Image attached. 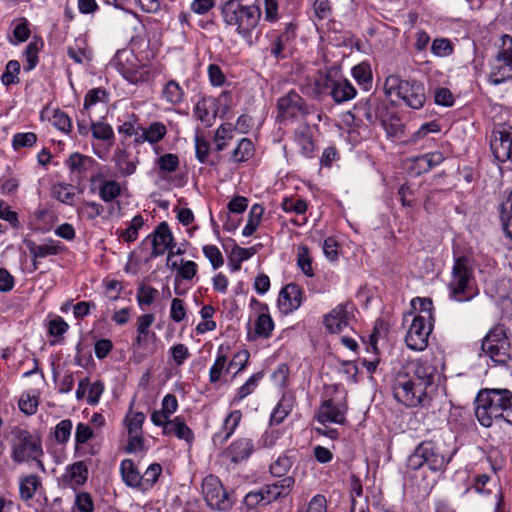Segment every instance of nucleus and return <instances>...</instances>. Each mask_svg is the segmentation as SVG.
<instances>
[{
  "label": "nucleus",
  "mask_w": 512,
  "mask_h": 512,
  "mask_svg": "<svg viewBox=\"0 0 512 512\" xmlns=\"http://www.w3.org/2000/svg\"><path fill=\"white\" fill-rule=\"evenodd\" d=\"M0 219L7 221L12 228L20 227L17 213L3 200L0 201Z\"/></svg>",
  "instance_id": "nucleus-62"
},
{
  "label": "nucleus",
  "mask_w": 512,
  "mask_h": 512,
  "mask_svg": "<svg viewBox=\"0 0 512 512\" xmlns=\"http://www.w3.org/2000/svg\"><path fill=\"white\" fill-rule=\"evenodd\" d=\"M156 165L164 176V174L173 173L178 169L179 158L176 154L166 153L156 160Z\"/></svg>",
  "instance_id": "nucleus-41"
},
{
  "label": "nucleus",
  "mask_w": 512,
  "mask_h": 512,
  "mask_svg": "<svg viewBox=\"0 0 512 512\" xmlns=\"http://www.w3.org/2000/svg\"><path fill=\"white\" fill-rule=\"evenodd\" d=\"M291 403L289 400L283 398L278 405L275 407L271 414V423L272 424H280L285 417L290 413L291 411Z\"/></svg>",
  "instance_id": "nucleus-57"
},
{
  "label": "nucleus",
  "mask_w": 512,
  "mask_h": 512,
  "mask_svg": "<svg viewBox=\"0 0 512 512\" xmlns=\"http://www.w3.org/2000/svg\"><path fill=\"white\" fill-rule=\"evenodd\" d=\"M205 257L210 261L214 269H218L224 263L223 256L219 248L215 245H205L203 247Z\"/></svg>",
  "instance_id": "nucleus-59"
},
{
  "label": "nucleus",
  "mask_w": 512,
  "mask_h": 512,
  "mask_svg": "<svg viewBox=\"0 0 512 512\" xmlns=\"http://www.w3.org/2000/svg\"><path fill=\"white\" fill-rule=\"evenodd\" d=\"M263 213L264 208L260 204H254L251 207L248 214L247 223L242 230L243 236L249 237L253 235L261 223Z\"/></svg>",
  "instance_id": "nucleus-30"
},
{
  "label": "nucleus",
  "mask_w": 512,
  "mask_h": 512,
  "mask_svg": "<svg viewBox=\"0 0 512 512\" xmlns=\"http://www.w3.org/2000/svg\"><path fill=\"white\" fill-rule=\"evenodd\" d=\"M20 72V63L17 60H10L6 64L5 72L1 76V81L5 86L19 82L18 74Z\"/></svg>",
  "instance_id": "nucleus-50"
},
{
  "label": "nucleus",
  "mask_w": 512,
  "mask_h": 512,
  "mask_svg": "<svg viewBox=\"0 0 512 512\" xmlns=\"http://www.w3.org/2000/svg\"><path fill=\"white\" fill-rule=\"evenodd\" d=\"M251 306H256L257 319L255 321V334L260 338H268L274 329V322L269 314L267 304L259 302L257 299L252 298L250 301Z\"/></svg>",
  "instance_id": "nucleus-20"
},
{
  "label": "nucleus",
  "mask_w": 512,
  "mask_h": 512,
  "mask_svg": "<svg viewBox=\"0 0 512 512\" xmlns=\"http://www.w3.org/2000/svg\"><path fill=\"white\" fill-rule=\"evenodd\" d=\"M347 407L344 403H336L332 399L325 400L318 409L317 420L322 424L345 422Z\"/></svg>",
  "instance_id": "nucleus-17"
},
{
  "label": "nucleus",
  "mask_w": 512,
  "mask_h": 512,
  "mask_svg": "<svg viewBox=\"0 0 512 512\" xmlns=\"http://www.w3.org/2000/svg\"><path fill=\"white\" fill-rule=\"evenodd\" d=\"M277 108L282 121L302 120L313 112V107L294 90L278 99Z\"/></svg>",
  "instance_id": "nucleus-10"
},
{
  "label": "nucleus",
  "mask_w": 512,
  "mask_h": 512,
  "mask_svg": "<svg viewBox=\"0 0 512 512\" xmlns=\"http://www.w3.org/2000/svg\"><path fill=\"white\" fill-rule=\"evenodd\" d=\"M297 265L306 276H314L309 250L304 245H300L297 248Z\"/></svg>",
  "instance_id": "nucleus-45"
},
{
  "label": "nucleus",
  "mask_w": 512,
  "mask_h": 512,
  "mask_svg": "<svg viewBox=\"0 0 512 512\" xmlns=\"http://www.w3.org/2000/svg\"><path fill=\"white\" fill-rule=\"evenodd\" d=\"M24 244L26 245L33 262L34 269H37V261L44 259L49 256H56L64 250V246L61 242L54 239H47L41 244H37L35 241L25 239Z\"/></svg>",
  "instance_id": "nucleus-15"
},
{
  "label": "nucleus",
  "mask_w": 512,
  "mask_h": 512,
  "mask_svg": "<svg viewBox=\"0 0 512 512\" xmlns=\"http://www.w3.org/2000/svg\"><path fill=\"white\" fill-rule=\"evenodd\" d=\"M120 474L123 482L131 488L140 490L142 474L131 459H124L120 463Z\"/></svg>",
  "instance_id": "nucleus-27"
},
{
  "label": "nucleus",
  "mask_w": 512,
  "mask_h": 512,
  "mask_svg": "<svg viewBox=\"0 0 512 512\" xmlns=\"http://www.w3.org/2000/svg\"><path fill=\"white\" fill-rule=\"evenodd\" d=\"M432 331V325L425 315H417L407 331L405 342L409 349L422 351L428 345V338Z\"/></svg>",
  "instance_id": "nucleus-12"
},
{
  "label": "nucleus",
  "mask_w": 512,
  "mask_h": 512,
  "mask_svg": "<svg viewBox=\"0 0 512 512\" xmlns=\"http://www.w3.org/2000/svg\"><path fill=\"white\" fill-rule=\"evenodd\" d=\"M194 114L207 127L211 126L215 120V113L209 110L207 101L204 99L196 103Z\"/></svg>",
  "instance_id": "nucleus-48"
},
{
  "label": "nucleus",
  "mask_w": 512,
  "mask_h": 512,
  "mask_svg": "<svg viewBox=\"0 0 512 512\" xmlns=\"http://www.w3.org/2000/svg\"><path fill=\"white\" fill-rule=\"evenodd\" d=\"M41 482L39 480V478L35 475H29L27 477H25L21 482H20V487H19V490H20V496L23 500L27 501V500H30L37 488L40 486Z\"/></svg>",
  "instance_id": "nucleus-40"
},
{
  "label": "nucleus",
  "mask_w": 512,
  "mask_h": 512,
  "mask_svg": "<svg viewBox=\"0 0 512 512\" xmlns=\"http://www.w3.org/2000/svg\"><path fill=\"white\" fill-rule=\"evenodd\" d=\"M263 374L255 373L238 389L236 395L234 396L235 402H240L250 394H252L258 386L259 381L261 380Z\"/></svg>",
  "instance_id": "nucleus-44"
},
{
  "label": "nucleus",
  "mask_w": 512,
  "mask_h": 512,
  "mask_svg": "<svg viewBox=\"0 0 512 512\" xmlns=\"http://www.w3.org/2000/svg\"><path fill=\"white\" fill-rule=\"evenodd\" d=\"M293 463L294 459L292 456L282 454L274 462L271 463L269 468L270 473L274 477L284 478L287 476V473L290 471Z\"/></svg>",
  "instance_id": "nucleus-33"
},
{
  "label": "nucleus",
  "mask_w": 512,
  "mask_h": 512,
  "mask_svg": "<svg viewBox=\"0 0 512 512\" xmlns=\"http://www.w3.org/2000/svg\"><path fill=\"white\" fill-rule=\"evenodd\" d=\"M507 80H512V36H501L499 50L491 64L489 81L499 85Z\"/></svg>",
  "instance_id": "nucleus-8"
},
{
  "label": "nucleus",
  "mask_w": 512,
  "mask_h": 512,
  "mask_svg": "<svg viewBox=\"0 0 512 512\" xmlns=\"http://www.w3.org/2000/svg\"><path fill=\"white\" fill-rule=\"evenodd\" d=\"M444 161V156L440 151L426 153L415 158V163L421 172H428L437 167Z\"/></svg>",
  "instance_id": "nucleus-31"
},
{
  "label": "nucleus",
  "mask_w": 512,
  "mask_h": 512,
  "mask_svg": "<svg viewBox=\"0 0 512 512\" xmlns=\"http://www.w3.org/2000/svg\"><path fill=\"white\" fill-rule=\"evenodd\" d=\"M145 420V415L142 412H136L128 415L125 418V424L128 434L142 433V425Z\"/></svg>",
  "instance_id": "nucleus-56"
},
{
  "label": "nucleus",
  "mask_w": 512,
  "mask_h": 512,
  "mask_svg": "<svg viewBox=\"0 0 512 512\" xmlns=\"http://www.w3.org/2000/svg\"><path fill=\"white\" fill-rule=\"evenodd\" d=\"M38 51L39 47L37 42H30L25 51H24V57H25V64H24V70L25 71H31L33 70L37 63H38Z\"/></svg>",
  "instance_id": "nucleus-55"
},
{
  "label": "nucleus",
  "mask_w": 512,
  "mask_h": 512,
  "mask_svg": "<svg viewBox=\"0 0 512 512\" xmlns=\"http://www.w3.org/2000/svg\"><path fill=\"white\" fill-rule=\"evenodd\" d=\"M500 217L505 233L512 240V191L501 205Z\"/></svg>",
  "instance_id": "nucleus-39"
},
{
  "label": "nucleus",
  "mask_w": 512,
  "mask_h": 512,
  "mask_svg": "<svg viewBox=\"0 0 512 512\" xmlns=\"http://www.w3.org/2000/svg\"><path fill=\"white\" fill-rule=\"evenodd\" d=\"M158 295V290L149 286V285H141L137 289V302L142 307L144 305L148 306L153 303L156 296Z\"/></svg>",
  "instance_id": "nucleus-52"
},
{
  "label": "nucleus",
  "mask_w": 512,
  "mask_h": 512,
  "mask_svg": "<svg viewBox=\"0 0 512 512\" xmlns=\"http://www.w3.org/2000/svg\"><path fill=\"white\" fill-rule=\"evenodd\" d=\"M298 512H327V500L324 495L317 494L311 498L305 508Z\"/></svg>",
  "instance_id": "nucleus-63"
},
{
  "label": "nucleus",
  "mask_w": 512,
  "mask_h": 512,
  "mask_svg": "<svg viewBox=\"0 0 512 512\" xmlns=\"http://www.w3.org/2000/svg\"><path fill=\"white\" fill-rule=\"evenodd\" d=\"M161 99L171 106H178L185 100L184 89L179 82L170 79L163 85Z\"/></svg>",
  "instance_id": "nucleus-25"
},
{
  "label": "nucleus",
  "mask_w": 512,
  "mask_h": 512,
  "mask_svg": "<svg viewBox=\"0 0 512 512\" xmlns=\"http://www.w3.org/2000/svg\"><path fill=\"white\" fill-rule=\"evenodd\" d=\"M254 153V145L248 138H242L233 150L232 158L235 162H244L250 159Z\"/></svg>",
  "instance_id": "nucleus-38"
},
{
  "label": "nucleus",
  "mask_w": 512,
  "mask_h": 512,
  "mask_svg": "<svg viewBox=\"0 0 512 512\" xmlns=\"http://www.w3.org/2000/svg\"><path fill=\"white\" fill-rule=\"evenodd\" d=\"M96 164L95 160L80 153H73L66 161V165L72 173L84 174Z\"/></svg>",
  "instance_id": "nucleus-29"
},
{
  "label": "nucleus",
  "mask_w": 512,
  "mask_h": 512,
  "mask_svg": "<svg viewBox=\"0 0 512 512\" xmlns=\"http://www.w3.org/2000/svg\"><path fill=\"white\" fill-rule=\"evenodd\" d=\"M155 321V316L153 314H144L138 317L137 319V337L134 341V344L140 347L142 343L146 340V337L149 333V328Z\"/></svg>",
  "instance_id": "nucleus-37"
},
{
  "label": "nucleus",
  "mask_w": 512,
  "mask_h": 512,
  "mask_svg": "<svg viewBox=\"0 0 512 512\" xmlns=\"http://www.w3.org/2000/svg\"><path fill=\"white\" fill-rule=\"evenodd\" d=\"M270 485L275 490L279 498H284L292 491L295 485V478L294 476H286L274 483H271Z\"/></svg>",
  "instance_id": "nucleus-54"
},
{
  "label": "nucleus",
  "mask_w": 512,
  "mask_h": 512,
  "mask_svg": "<svg viewBox=\"0 0 512 512\" xmlns=\"http://www.w3.org/2000/svg\"><path fill=\"white\" fill-rule=\"evenodd\" d=\"M490 149L499 162H512V126L502 123L495 126L490 138Z\"/></svg>",
  "instance_id": "nucleus-11"
},
{
  "label": "nucleus",
  "mask_w": 512,
  "mask_h": 512,
  "mask_svg": "<svg viewBox=\"0 0 512 512\" xmlns=\"http://www.w3.org/2000/svg\"><path fill=\"white\" fill-rule=\"evenodd\" d=\"M254 446L249 438L234 441L225 451V455L234 463L247 459L253 452Z\"/></svg>",
  "instance_id": "nucleus-23"
},
{
  "label": "nucleus",
  "mask_w": 512,
  "mask_h": 512,
  "mask_svg": "<svg viewBox=\"0 0 512 512\" xmlns=\"http://www.w3.org/2000/svg\"><path fill=\"white\" fill-rule=\"evenodd\" d=\"M37 141V136L33 132L17 133L13 136L12 146L14 149L32 147Z\"/></svg>",
  "instance_id": "nucleus-58"
},
{
  "label": "nucleus",
  "mask_w": 512,
  "mask_h": 512,
  "mask_svg": "<svg viewBox=\"0 0 512 512\" xmlns=\"http://www.w3.org/2000/svg\"><path fill=\"white\" fill-rule=\"evenodd\" d=\"M448 291L450 298L457 302L470 301L476 296L474 269L469 257L460 256L455 259Z\"/></svg>",
  "instance_id": "nucleus-4"
},
{
  "label": "nucleus",
  "mask_w": 512,
  "mask_h": 512,
  "mask_svg": "<svg viewBox=\"0 0 512 512\" xmlns=\"http://www.w3.org/2000/svg\"><path fill=\"white\" fill-rule=\"evenodd\" d=\"M294 139L303 156L307 158L313 157L315 145L310 126L307 123H302L298 126L294 131Z\"/></svg>",
  "instance_id": "nucleus-22"
},
{
  "label": "nucleus",
  "mask_w": 512,
  "mask_h": 512,
  "mask_svg": "<svg viewBox=\"0 0 512 512\" xmlns=\"http://www.w3.org/2000/svg\"><path fill=\"white\" fill-rule=\"evenodd\" d=\"M221 16L226 26L234 28L243 39H250L259 24L261 10L255 5H242L237 0H228L221 7Z\"/></svg>",
  "instance_id": "nucleus-3"
},
{
  "label": "nucleus",
  "mask_w": 512,
  "mask_h": 512,
  "mask_svg": "<svg viewBox=\"0 0 512 512\" xmlns=\"http://www.w3.org/2000/svg\"><path fill=\"white\" fill-rule=\"evenodd\" d=\"M72 421L65 419L60 421L54 431L55 439L58 443H66L71 435Z\"/></svg>",
  "instance_id": "nucleus-61"
},
{
  "label": "nucleus",
  "mask_w": 512,
  "mask_h": 512,
  "mask_svg": "<svg viewBox=\"0 0 512 512\" xmlns=\"http://www.w3.org/2000/svg\"><path fill=\"white\" fill-rule=\"evenodd\" d=\"M383 90L386 96H395L414 110L421 109L426 102L425 86L415 79H401L397 75H390L385 79Z\"/></svg>",
  "instance_id": "nucleus-5"
},
{
  "label": "nucleus",
  "mask_w": 512,
  "mask_h": 512,
  "mask_svg": "<svg viewBox=\"0 0 512 512\" xmlns=\"http://www.w3.org/2000/svg\"><path fill=\"white\" fill-rule=\"evenodd\" d=\"M229 348L224 345H220L217 351V357L214 364L211 366L209 371V380L211 383H216L220 380L222 371L226 366L227 362V350Z\"/></svg>",
  "instance_id": "nucleus-32"
},
{
  "label": "nucleus",
  "mask_w": 512,
  "mask_h": 512,
  "mask_svg": "<svg viewBox=\"0 0 512 512\" xmlns=\"http://www.w3.org/2000/svg\"><path fill=\"white\" fill-rule=\"evenodd\" d=\"M380 103L378 101L369 100L357 107V112L369 123L374 124L379 120L378 110Z\"/></svg>",
  "instance_id": "nucleus-42"
},
{
  "label": "nucleus",
  "mask_w": 512,
  "mask_h": 512,
  "mask_svg": "<svg viewBox=\"0 0 512 512\" xmlns=\"http://www.w3.org/2000/svg\"><path fill=\"white\" fill-rule=\"evenodd\" d=\"M163 434L170 436L174 435L178 439L185 440L186 442H192L194 435L192 430L186 425L181 417H175L163 429Z\"/></svg>",
  "instance_id": "nucleus-28"
},
{
  "label": "nucleus",
  "mask_w": 512,
  "mask_h": 512,
  "mask_svg": "<svg viewBox=\"0 0 512 512\" xmlns=\"http://www.w3.org/2000/svg\"><path fill=\"white\" fill-rule=\"evenodd\" d=\"M202 494L206 504L218 511L230 510L234 504L231 496L225 491L220 480L213 475L204 478L202 482Z\"/></svg>",
  "instance_id": "nucleus-9"
},
{
  "label": "nucleus",
  "mask_w": 512,
  "mask_h": 512,
  "mask_svg": "<svg viewBox=\"0 0 512 512\" xmlns=\"http://www.w3.org/2000/svg\"><path fill=\"white\" fill-rule=\"evenodd\" d=\"M92 136L98 140L107 141L114 137L112 127L101 121H91Z\"/></svg>",
  "instance_id": "nucleus-49"
},
{
  "label": "nucleus",
  "mask_w": 512,
  "mask_h": 512,
  "mask_svg": "<svg viewBox=\"0 0 512 512\" xmlns=\"http://www.w3.org/2000/svg\"><path fill=\"white\" fill-rule=\"evenodd\" d=\"M98 195L104 202H112L121 194V185L115 180L103 182L98 186Z\"/></svg>",
  "instance_id": "nucleus-36"
},
{
  "label": "nucleus",
  "mask_w": 512,
  "mask_h": 512,
  "mask_svg": "<svg viewBox=\"0 0 512 512\" xmlns=\"http://www.w3.org/2000/svg\"><path fill=\"white\" fill-rule=\"evenodd\" d=\"M242 414L239 410L232 411L225 419L221 430L214 434L213 442L215 445L224 444L234 433L241 421Z\"/></svg>",
  "instance_id": "nucleus-24"
},
{
  "label": "nucleus",
  "mask_w": 512,
  "mask_h": 512,
  "mask_svg": "<svg viewBox=\"0 0 512 512\" xmlns=\"http://www.w3.org/2000/svg\"><path fill=\"white\" fill-rule=\"evenodd\" d=\"M348 306V303H341L325 315L324 325L330 333H339L349 325L350 314L347 310Z\"/></svg>",
  "instance_id": "nucleus-19"
},
{
  "label": "nucleus",
  "mask_w": 512,
  "mask_h": 512,
  "mask_svg": "<svg viewBox=\"0 0 512 512\" xmlns=\"http://www.w3.org/2000/svg\"><path fill=\"white\" fill-rule=\"evenodd\" d=\"M302 290L296 284H288L281 289L278 296V308L287 315L296 311L302 303Z\"/></svg>",
  "instance_id": "nucleus-16"
},
{
  "label": "nucleus",
  "mask_w": 512,
  "mask_h": 512,
  "mask_svg": "<svg viewBox=\"0 0 512 512\" xmlns=\"http://www.w3.org/2000/svg\"><path fill=\"white\" fill-rule=\"evenodd\" d=\"M113 64L130 83L137 84L144 80L143 67L138 65V60L132 51H118Z\"/></svg>",
  "instance_id": "nucleus-13"
},
{
  "label": "nucleus",
  "mask_w": 512,
  "mask_h": 512,
  "mask_svg": "<svg viewBox=\"0 0 512 512\" xmlns=\"http://www.w3.org/2000/svg\"><path fill=\"white\" fill-rule=\"evenodd\" d=\"M440 373L435 357H422L403 365L393 380L394 398L407 407L431 406Z\"/></svg>",
  "instance_id": "nucleus-1"
},
{
  "label": "nucleus",
  "mask_w": 512,
  "mask_h": 512,
  "mask_svg": "<svg viewBox=\"0 0 512 512\" xmlns=\"http://www.w3.org/2000/svg\"><path fill=\"white\" fill-rule=\"evenodd\" d=\"M11 435V457L13 461L17 463L36 461L38 467L44 471V465L40 460L43 455L41 439L28 430L19 427H14L11 430Z\"/></svg>",
  "instance_id": "nucleus-6"
},
{
  "label": "nucleus",
  "mask_w": 512,
  "mask_h": 512,
  "mask_svg": "<svg viewBox=\"0 0 512 512\" xmlns=\"http://www.w3.org/2000/svg\"><path fill=\"white\" fill-rule=\"evenodd\" d=\"M106 98L107 93L102 88H94L89 90L84 98V110L88 111L91 106L98 102H105Z\"/></svg>",
  "instance_id": "nucleus-60"
},
{
  "label": "nucleus",
  "mask_w": 512,
  "mask_h": 512,
  "mask_svg": "<svg viewBox=\"0 0 512 512\" xmlns=\"http://www.w3.org/2000/svg\"><path fill=\"white\" fill-rule=\"evenodd\" d=\"M425 464L431 471L438 472L444 470L446 465L451 461L452 454H444L439 447L432 442H422Z\"/></svg>",
  "instance_id": "nucleus-18"
},
{
  "label": "nucleus",
  "mask_w": 512,
  "mask_h": 512,
  "mask_svg": "<svg viewBox=\"0 0 512 512\" xmlns=\"http://www.w3.org/2000/svg\"><path fill=\"white\" fill-rule=\"evenodd\" d=\"M352 75L357 83L363 87L364 90H368L372 84V71L368 63L362 62L352 69Z\"/></svg>",
  "instance_id": "nucleus-34"
},
{
  "label": "nucleus",
  "mask_w": 512,
  "mask_h": 512,
  "mask_svg": "<svg viewBox=\"0 0 512 512\" xmlns=\"http://www.w3.org/2000/svg\"><path fill=\"white\" fill-rule=\"evenodd\" d=\"M51 121L53 126L63 132H69L72 128L70 117L61 110L54 111Z\"/></svg>",
  "instance_id": "nucleus-64"
},
{
  "label": "nucleus",
  "mask_w": 512,
  "mask_h": 512,
  "mask_svg": "<svg viewBox=\"0 0 512 512\" xmlns=\"http://www.w3.org/2000/svg\"><path fill=\"white\" fill-rule=\"evenodd\" d=\"M453 50V43L448 38H436L431 45V51L437 57H448L453 53Z\"/></svg>",
  "instance_id": "nucleus-47"
},
{
  "label": "nucleus",
  "mask_w": 512,
  "mask_h": 512,
  "mask_svg": "<svg viewBox=\"0 0 512 512\" xmlns=\"http://www.w3.org/2000/svg\"><path fill=\"white\" fill-rule=\"evenodd\" d=\"M162 467L158 463L151 464L146 471L142 474L140 491L146 492L150 490L158 481L161 475Z\"/></svg>",
  "instance_id": "nucleus-35"
},
{
  "label": "nucleus",
  "mask_w": 512,
  "mask_h": 512,
  "mask_svg": "<svg viewBox=\"0 0 512 512\" xmlns=\"http://www.w3.org/2000/svg\"><path fill=\"white\" fill-rule=\"evenodd\" d=\"M146 136L148 137V143L157 144L167 134V128L162 122H152L147 128H144Z\"/></svg>",
  "instance_id": "nucleus-46"
},
{
  "label": "nucleus",
  "mask_w": 512,
  "mask_h": 512,
  "mask_svg": "<svg viewBox=\"0 0 512 512\" xmlns=\"http://www.w3.org/2000/svg\"><path fill=\"white\" fill-rule=\"evenodd\" d=\"M54 197L62 203L71 205L75 199V193L69 184H58L53 186Z\"/></svg>",
  "instance_id": "nucleus-53"
},
{
  "label": "nucleus",
  "mask_w": 512,
  "mask_h": 512,
  "mask_svg": "<svg viewBox=\"0 0 512 512\" xmlns=\"http://www.w3.org/2000/svg\"><path fill=\"white\" fill-rule=\"evenodd\" d=\"M475 416L481 426L507 423L512 426V392L508 389H482L475 399Z\"/></svg>",
  "instance_id": "nucleus-2"
},
{
  "label": "nucleus",
  "mask_w": 512,
  "mask_h": 512,
  "mask_svg": "<svg viewBox=\"0 0 512 512\" xmlns=\"http://www.w3.org/2000/svg\"><path fill=\"white\" fill-rule=\"evenodd\" d=\"M482 351L494 362L505 364L512 358V341L503 326H495L482 341Z\"/></svg>",
  "instance_id": "nucleus-7"
},
{
  "label": "nucleus",
  "mask_w": 512,
  "mask_h": 512,
  "mask_svg": "<svg viewBox=\"0 0 512 512\" xmlns=\"http://www.w3.org/2000/svg\"><path fill=\"white\" fill-rule=\"evenodd\" d=\"M152 236V256L163 255L171 248L173 235L166 222H161L154 230Z\"/></svg>",
  "instance_id": "nucleus-21"
},
{
  "label": "nucleus",
  "mask_w": 512,
  "mask_h": 512,
  "mask_svg": "<svg viewBox=\"0 0 512 512\" xmlns=\"http://www.w3.org/2000/svg\"><path fill=\"white\" fill-rule=\"evenodd\" d=\"M316 85L320 89L327 91L336 103H343L353 99L356 96L355 87L347 80H333L325 78L317 81Z\"/></svg>",
  "instance_id": "nucleus-14"
},
{
  "label": "nucleus",
  "mask_w": 512,
  "mask_h": 512,
  "mask_svg": "<svg viewBox=\"0 0 512 512\" xmlns=\"http://www.w3.org/2000/svg\"><path fill=\"white\" fill-rule=\"evenodd\" d=\"M144 219L141 215H136L130 221L129 226L122 231L121 236L126 242H133L138 237V231L143 226Z\"/></svg>",
  "instance_id": "nucleus-51"
},
{
  "label": "nucleus",
  "mask_w": 512,
  "mask_h": 512,
  "mask_svg": "<svg viewBox=\"0 0 512 512\" xmlns=\"http://www.w3.org/2000/svg\"><path fill=\"white\" fill-rule=\"evenodd\" d=\"M63 478L69 487L76 489L87 481L88 468L82 461L75 462L67 468Z\"/></svg>",
  "instance_id": "nucleus-26"
},
{
  "label": "nucleus",
  "mask_w": 512,
  "mask_h": 512,
  "mask_svg": "<svg viewBox=\"0 0 512 512\" xmlns=\"http://www.w3.org/2000/svg\"><path fill=\"white\" fill-rule=\"evenodd\" d=\"M103 211V206L95 201H84L77 210L80 217L90 221L100 216Z\"/></svg>",
  "instance_id": "nucleus-43"
}]
</instances>
